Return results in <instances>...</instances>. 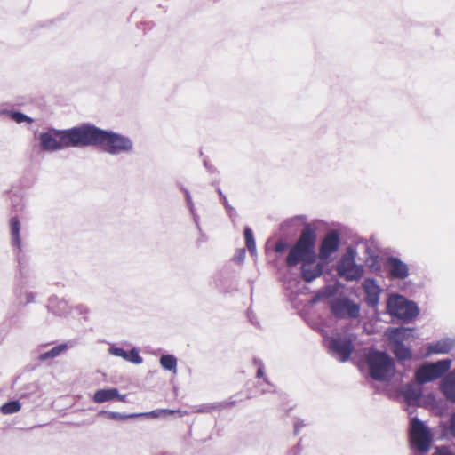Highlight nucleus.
Here are the masks:
<instances>
[{"instance_id":"1","label":"nucleus","mask_w":455,"mask_h":455,"mask_svg":"<svg viewBox=\"0 0 455 455\" xmlns=\"http://www.w3.org/2000/svg\"><path fill=\"white\" fill-rule=\"evenodd\" d=\"M83 148L99 147L110 156L130 155L133 152L132 140L124 134L103 130L91 124H84Z\"/></svg>"},{"instance_id":"2","label":"nucleus","mask_w":455,"mask_h":455,"mask_svg":"<svg viewBox=\"0 0 455 455\" xmlns=\"http://www.w3.org/2000/svg\"><path fill=\"white\" fill-rule=\"evenodd\" d=\"M84 124L69 129H50L39 134V145L43 151L57 152L68 148H83Z\"/></svg>"},{"instance_id":"3","label":"nucleus","mask_w":455,"mask_h":455,"mask_svg":"<svg viewBox=\"0 0 455 455\" xmlns=\"http://www.w3.org/2000/svg\"><path fill=\"white\" fill-rule=\"evenodd\" d=\"M315 228L310 224H306L299 238L296 243L291 248L287 258L286 264L288 267H295L299 263L303 265L312 258H315Z\"/></svg>"},{"instance_id":"4","label":"nucleus","mask_w":455,"mask_h":455,"mask_svg":"<svg viewBox=\"0 0 455 455\" xmlns=\"http://www.w3.org/2000/svg\"><path fill=\"white\" fill-rule=\"evenodd\" d=\"M366 363L371 377L376 380H387L394 375V360L385 352L370 350L366 354Z\"/></svg>"},{"instance_id":"5","label":"nucleus","mask_w":455,"mask_h":455,"mask_svg":"<svg viewBox=\"0 0 455 455\" xmlns=\"http://www.w3.org/2000/svg\"><path fill=\"white\" fill-rule=\"evenodd\" d=\"M432 434L427 425L418 418H412L410 427V444L413 452L425 455L430 450Z\"/></svg>"},{"instance_id":"6","label":"nucleus","mask_w":455,"mask_h":455,"mask_svg":"<svg viewBox=\"0 0 455 455\" xmlns=\"http://www.w3.org/2000/svg\"><path fill=\"white\" fill-rule=\"evenodd\" d=\"M355 337L348 332H339L330 338L328 348L332 357L341 363L347 362L353 353Z\"/></svg>"},{"instance_id":"7","label":"nucleus","mask_w":455,"mask_h":455,"mask_svg":"<svg viewBox=\"0 0 455 455\" xmlns=\"http://www.w3.org/2000/svg\"><path fill=\"white\" fill-rule=\"evenodd\" d=\"M387 312L400 319H411L418 315L419 308L414 302L408 301L404 297L394 294L388 298Z\"/></svg>"},{"instance_id":"8","label":"nucleus","mask_w":455,"mask_h":455,"mask_svg":"<svg viewBox=\"0 0 455 455\" xmlns=\"http://www.w3.org/2000/svg\"><path fill=\"white\" fill-rule=\"evenodd\" d=\"M451 365V359H443L435 363H425L416 371L415 379L419 384L433 381L448 371Z\"/></svg>"},{"instance_id":"9","label":"nucleus","mask_w":455,"mask_h":455,"mask_svg":"<svg viewBox=\"0 0 455 455\" xmlns=\"http://www.w3.org/2000/svg\"><path fill=\"white\" fill-rule=\"evenodd\" d=\"M338 274L347 281H355L363 275V267L355 263V252L349 248L337 267Z\"/></svg>"},{"instance_id":"10","label":"nucleus","mask_w":455,"mask_h":455,"mask_svg":"<svg viewBox=\"0 0 455 455\" xmlns=\"http://www.w3.org/2000/svg\"><path fill=\"white\" fill-rule=\"evenodd\" d=\"M331 313L340 319H355L360 315V305L347 297H338L330 304Z\"/></svg>"},{"instance_id":"11","label":"nucleus","mask_w":455,"mask_h":455,"mask_svg":"<svg viewBox=\"0 0 455 455\" xmlns=\"http://www.w3.org/2000/svg\"><path fill=\"white\" fill-rule=\"evenodd\" d=\"M386 267L392 279L403 280L409 276L410 268L401 259L389 257L387 259Z\"/></svg>"},{"instance_id":"12","label":"nucleus","mask_w":455,"mask_h":455,"mask_svg":"<svg viewBox=\"0 0 455 455\" xmlns=\"http://www.w3.org/2000/svg\"><path fill=\"white\" fill-rule=\"evenodd\" d=\"M339 245V235L336 231L329 232L319 248V258L322 260H327L331 255L336 252Z\"/></svg>"},{"instance_id":"13","label":"nucleus","mask_w":455,"mask_h":455,"mask_svg":"<svg viewBox=\"0 0 455 455\" xmlns=\"http://www.w3.org/2000/svg\"><path fill=\"white\" fill-rule=\"evenodd\" d=\"M323 272V264L317 260L316 257L310 259L301 265V277L307 283H311Z\"/></svg>"},{"instance_id":"14","label":"nucleus","mask_w":455,"mask_h":455,"mask_svg":"<svg viewBox=\"0 0 455 455\" xmlns=\"http://www.w3.org/2000/svg\"><path fill=\"white\" fill-rule=\"evenodd\" d=\"M363 289L365 292V301L370 307H377L379 301L380 287L371 278H366L363 283Z\"/></svg>"},{"instance_id":"15","label":"nucleus","mask_w":455,"mask_h":455,"mask_svg":"<svg viewBox=\"0 0 455 455\" xmlns=\"http://www.w3.org/2000/svg\"><path fill=\"white\" fill-rule=\"evenodd\" d=\"M455 347V339L451 338H443L435 342L428 344L427 355L448 354Z\"/></svg>"},{"instance_id":"16","label":"nucleus","mask_w":455,"mask_h":455,"mask_svg":"<svg viewBox=\"0 0 455 455\" xmlns=\"http://www.w3.org/2000/svg\"><path fill=\"white\" fill-rule=\"evenodd\" d=\"M440 389L447 400L455 403V368L442 379Z\"/></svg>"},{"instance_id":"17","label":"nucleus","mask_w":455,"mask_h":455,"mask_svg":"<svg viewBox=\"0 0 455 455\" xmlns=\"http://www.w3.org/2000/svg\"><path fill=\"white\" fill-rule=\"evenodd\" d=\"M387 335L392 345L403 344V341L412 337V330L410 328H393L387 331Z\"/></svg>"},{"instance_id":"18","label":"nucleus","mask_w":455,"mask_h":455,"mask_svg":"<svg viewBox=\"0 0 455 455\" xmlns=\"http://www.w3.org/2000/svg\"><path fill=\"white\" fill-rule=\"evenodd\" d=\"M10 235L12 247L16 249L18 252H21L20 222L17 217H12L10 220Z\"/></svg>"},{"instance_id":"19","label":"nucleus","mask_w":455,"mask_h":455,"mask_svg":"<svg viewBox=\"0 0 455 455\" xmlns=\"http://www.w3.org/2000/svg\"><path fill=\"white\" fill-rule=\"evenodd\" d=\"M49 310L58 315H67L69 314V307L68 302L58 297H52L48 305Z\"/></svg>"},{"instance_id":"20","label":"nucleus","mask_w":455,"mask_h":455,"mask_svg":"<svg viewBox=\"0 0 455 455\" xmlns=\"http://www.w3.org/2000/svg\"><path fill=\"white\" fill-rule=\"evenodd\" d=\"M119 396V392L116 388L99 389L94 393L93 401L97 403L115 400Z\"/></svg>"},{"instance_id":"21","label":"nucleus","mask_w":455,"mask_h":455,"mask_svg":"<svg viewBox=\"0 0 455 455\" xmlns=\"http://www.w3.org/2000/svg\"><path fill=\"white\" fill-rule=\"evenodd\" d=\"M68 348L66 344H60L52 347L50 350L40 354L38 359L42 362L47 361L58 357L60 355L64 353Z\"/></svg>"},{"instance_id":"22","label":"nucleus","mask_w":455,"mask_h":455,"mask_svg":"<svg viewBox=\"0 0 455 455\" xmlns=\"http://www.w3.org/2000/svg\"><path fill=\"white\" fill-rule=\"evenodd\" d=\"M160 365L163 369L172 372L173 374L177 373V358L172 355H164L160 357L159 360Z\"/></svg>"},{"instance_id":"23","label":"nucleus","mask_w":455,"mask_h":455,"mask_svg":"<svg viewBox=\"0 0 455 455\" xmlns=\"http://www.w3.org/2000/svg\"><path fill=\"white\" fill-rule=\"evenodd\" d=\"M392 350L396 358L400 361H407L411 358L412 354L411 349L403 344L393 345Z\"/></svg>"},{"instance_id":"24","label":"nucleus","mask_w":455,"mask_h":455,"mask_svg":"<svg viewBox=\"0 0 455 455\" xmlns=\"http://www.w3.org/2000/svg\"><path fill=\"white\" fill-rule=\"evenodd\" d=\"M244 237H245L246 247L249 250L250 253L252 256L256 255V251H257L256 243H255L252 231L250 228H245Z\"/></svg>"},{"instance_id":"25","label":"nucleus","mask_w":455,"mask_h":455,"mask_svg":"<svg viewBox=\"0 0 455 455\" xmlns=\"http://www.w3.org/2000/svg\"><path fill=\"white\" fill-rule=\"evenodd\" d=\"M182 191L184 192V196H185V198H186L187 205H188L191 214L193 215L194 221H195L196 225L197 226V228H200V227H199V217L196 213L195 205H194L191 195H190L189 191L187 188H182Z\"/></svg>"},{"instance_id":"26","label":"nucleus","mask_w":455,"mask_h":455,"mask_svg":"<svg viewBox=\"0 0 455 455\" xmlns=\"http://www.w3.org/2000/svg\"><path fill=\"white\" fill-rule=\"evenodd\" d=\"M2 113H7L10 115V116L12 117V119L13 121H15L17 124H21V123H28V124H31L33 122V119L31 117H29L28 116L21 113V112H18V111H2Z\"/></svg>"},{"instance_id":"27","label":"nucleus","mask_w":455,"mask_h":455,"mask_svg":"<svg viewBox=\"0 0 455 455\" xmlns=\"http://www.w3.org/2000/svg\"><path fill=\"white\" fill-rule=\"evenodd\" d=\"M21 406L18 401H11L2 405L1 412L3 414H12L20 410Z\"/></svg>"},{"instance_id":"28","label":"nucleus","mask_w":455,"mask_h":455,"mask_svg":"<svg viewBox=\"0 0 455 455\" xmlns=\"http://www.w3.org/2000/svg\"><path fill=\"white\" fill-rule=\"evenodd\" d=\"M421 396V391L419 388L408 387L404 391V397L409 403L417 402Z\"/></svg>"},{"instance_id":"29","label":"nucleus","mask_w":455,"mask_h":455,"mask_svg":"<svg viewBox=\"0 0 455 455\" xmlns=\"http://www.w3.org/2000/svg\"><path fill=\"white\" fill-rule=\"evenodd\" d=\"M172 411H173L170 410V409H157V410L151 411L149 412H145V413L137 414V415L138 416H146V417L158 418L160 416L171 415V414H172Z\"/></svg>"},{"instance_id":"30","label":"nucleus","mask_w":455,"mask_h":455,"mask_svg":"<svg viewBox=\"0 0 455 455\" xmlns=\"http://www.w3.org/2000/svg\"><path fill=\"white\" fill-rule=\"evenodd\" d=\"M100 414H106L108 419H115V420H124L128 418L137 417V414H122L120 412H115V411H100Z\"/></svg>"},{"instance_id":"31","label":"nucleus","mask_w":455,"mask_h":455,"mask_svg":"<svg viewBox=\"0 0 455 455\" xmlns=\"http://www.w3.org/2000/svg\"><path fill=\"white\" fill-rule=\"evenodd\" d=\"M218 192L220 196L222 204L224 205L227 211V213L229 215L230 218L233 219L236 213L235 209L228 204L226 196L222 194L221 190L219 189Z\"/></svg>"},{"instance_id":"32","label":"nucleus","mask_w":455,"mask_h":455,"mask_svg":"<svg viewBox=\"0 0 455 455\" xmlns=\"http://www.w3.org/2000/svg\"><path fill=\"white\" fill-rule=\"evenodd\" d=\"M128 358H126V361L133 363L135 364H140L143 362L142 357L139 355V352L136 348H132L128 353Z\"/></svg>"},{"instance_id":"33","label":"nucleus","mask_w":455,"mask_h":455,"mask_svg":"<svg viewBox=\"0 0 455 455\" xmlns=\"http://www.w3.org/2000/svg\"><path fill=\"white\" fill-rule=\"evenodd\" d=\"M108 351H109V354H111L115 356H117V357H121V358L124 359L125 361H126V358H128V356H129L128 355L129 352H126L122 347L111 346L109 347Z\"/></svg>"},{"instance_id":"34","label":"nucleus","mask_w":455,"mask_h":455,"mask_svg":"<svg viewBox=\"0 0 455 455\" xmlns=\"http://www.w3.org/2000/svg\"><path fill=\"white\" fill-rule=\"evenodd\" d=\"M305 220V217L304 216H296L294 218H291L288 220H286L283 225H282V228H284L285 227H289V226H292L295 222H298V221H304Z\"/></svg>"},{"instance_id":"35","label":"nucleus","mask_w":455,"mask_h":455,"mask_svg":"<svg viewBox=\"0 0 455 455\" xmlns=\"http://www.w3.org/2000/svg\"><path fill=\"white\" fill-rule=\"evenodd\" d=\"M432 455H454L447 447H438Z\"/></svg>"},{"instance_id":"36","label":"nucleus","mask_w":455,"mask_h":455,"mask_svg":"<svg viewBox=\"0 0 455 455\" xmlns=\"http://www.w3.org/2000/svg\"><path fill=\"white\" fill-rule=\"evenodd\" d=\"M287 247V244L283 241H278L275 245V251L278 253L283 252Z\"/></svg>"},{"instance_id":"37","label":"nucleus","mask_w":455,"mask_h":455,"mask_svg":"<svg viewBox=\"0 0 455 455\" xmlns=\"http://www.w3.org/2000/svg\"><path fill=\"white\" fill-rule=\"evenodd\" d=\"M36 293L28 291L25 293L26 301L25 304H29L35 301L36 299Z\"/></svg>"},{"instance_id":"38","label":"nucleus","mask_w":455,"mask_h":455,"mask_svg":"<svg viewBox=\"0 0 455 455\" xmlns=\"http://www.w3.org/2000/svg\"><path fill=\"white\" fill-rule=\"evenodd\" d=\"M450 432L455 437V412L451 415L450 423Z\"/></svg>"},{"instance_id":"39","label":"nucleus","mask_w":455,"mask_h":455,"mask_svg":"<svg viewBox=\"0 0 455 455\" xmlns=\"http://www.w3.org/2000/svg\"><path fill=\"white\" fill-rule=\"evenodd\" d=\"M263 368H264L263 363H260V366L258 368V371H257V377L258 378L263 377V375H264Z\"/></svg>"},{"instance_id":"40","label":"nucleus","mask_w":455,"mask_h":455,"mask_svg":"<svg viewBox=\"0 0 455 455\" xmlns=\"http://www.w3.org/2000/svg\"><path fill=\"white\" fill-rule=\"evenodd\" d=\"M172 414H177L179 417H183L188 414L186 411H180V410H172Z\"/></svg>"},{"instance_id":"41","label":"nucleus","mask_w":455,"mask_h":455,"mask_svg":"<svg viewBox=\"0 0 455 455\" xmlns=\"http://www.w3.org/2000/svg\"><path fill=\"white\" fill-rule=\"evenodd\" d=\"M195 412H207L209 411V408H204V407H200V408H196L195 411Z\"/></svg>"},{"instance_id":"42","label":"nucleus","mask_w":455,"mask_h":455,"mask_svg":"<svg viewBox=\"0 0 455 455\" xmlns=\"http://www.w3.org/2000/svg\"><path fill=\"white\" fill-rule=\"evenodd\" d=\"M76 309L77 311H79V313H81V314H82V313H86V312H87V309H86V308H84L83 306H78V307H76Z\"/></svg>"},{"instance_id":"43","label":"nucleus","mask_w":455,"mask_h":455,"mask_svg":"<svg viewBox=\"0 0 455 455\" xmlns=\"http://www.w3.org/2000/svg\"><path fill=\"white\" fill-rule=\"evenodd\" d=\"M116 399L121 401V402H125L126 401V395H120L119 394V396L118 397H116Z\"/></svg>"},{"instance_id":"44","label":"nucleus","mask_w":455,"mask_h":455,"mask_svg":"<svg viewBox=\"0 0 455 455\" xmlns=\"http://www.w3.org/2000/svg\"><path fill=\"white\" fill-rule=\"evenodd\" d=\"M253 363H254V364H255V365H257V366H258V368H259V367L260 366V363H262V362H261V360L255 358V359L253 360Z\"/></svg>"},{"instance_id":"45","label":"nucleus","mask_w":455,"mask_h":455,"mask_svg":"<svg viewBox=\"0 0 455 455\" xmlns=\"http://www.w3.org/2000/svg\"><path fill=\"white\" fill-rule=\"evenodd\" d=\"M302 424H300L299 422H297L295 424V432L298 433L299 431V428L301 427Z\"/></svg>"},{"instance_id":"46","label":"nucleus","mask_w":455,"mask_h":455,"mask_svg":"<svg viewBox=\"0 0 455 455\" xmlns=\"http://www.w3.org/2000/svg\"><path fill=\"white\" fill-rule=\"evenodd\" d=\"M244 254H245V250H244V249H243V250L241 251V259H243V257L244 256Z\"/></svg>"}]
</instances>
